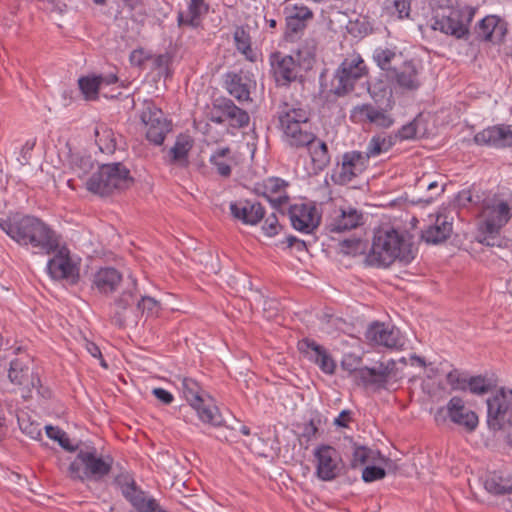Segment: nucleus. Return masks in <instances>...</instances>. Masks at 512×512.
<instances>
[{"mask_svg":"<svg viewBox=\"0 0 512 512\" xmlns=\"http://www.w3.org/2000/svg\"><path fill=\"white\" fill-rule=\"evenodd\" d=\"M0 229L19 246L30 249L34 254L50 255L60 244V235L33 215L13 214L0 219Z\"/></svg>","mask_w":512,"mask_h":512,"instance_id":"1","label":"nucleus"},{"mask_svg":"<svg viewBox=\"0 0 512 512\" xmlns=\"http://www.w3.org/2000/svg\"><path fill=\"white\" fill-rule=\"evenodd\" d=\"M278 128L282 142L292 149H302L316 135L313 132L310 113L299 104L283 103L278 109Z\"/></svg>","mask_w":512,"mask_h":512,"instance_id":"2","label":"nucleus"},{"mask_svg":"<svg viewBox=\"0 0 512 512\" xmlns=\"http://www.w3.org/2000/svg\"><path fill=\"white\" fill-rule=\"evenodd\" d=\"M414 258L412 245L396 230H378L373 237L367 262L376 267H388L395 261L407 265Z\"/></svg>","mask_w":512,"mask_h":512,"instance_id":"3","label":"nucleus"},{"mask_svg":"<svg viewBox=\"0 0 512 512\" xmlns=\"http://www.w3.org/2000/svg\"><path fill=\"white\" fill-rule=\"evenodd\" d=\"M511 209V202L504 195L486 192L480 205L479 231L483 235L481 243L495 245L494 240L512 216Z\"/></svg>","mask_w":512,"mask_h":512,"instance_id":"4","label":"nucleus"},{"mask_svg":"<svg viewBox=\"0 0 512 512\" xmlns=\"http://www.w3.org/2000/svg\"><path fill=\"white\" fill-rule=\"evenodd\" d=\"M369 68L360 54L354 53L346 57L334 73V94L343 97L356 90L357 85L368 92L370 97L377 101L378 93L371 88L369 81Z\"/></svg>","mask_w":512,"mask_h":512,"instance_id":"5","label":"nucleus"},{"mask_svg":"<svg viewBox=\"0 0 512 512\" xmlns=\"http://www.w3.org/2000/svg\"><path fill=\"white\" fill-rule=\"evenodd\" d=\"M113 460L97 453L94 446L77 450V455L67 467V476L75 481L100 480L111 471Z\"/></svg>","mask_w":512,"mask_h":512,"instance_id":"6","label":"nucleus"},{"mask_svg":"<svg viewBox=\"0 0 512 512\" xmlns=\"http://www.w3.org/2000/svg\"><path fill=\"white\" fill-rule=\"evenodd\" d=\"M129 169L122 163L103 164L85 182L87 190L100 196L122 191L132 183Z\"/></svg>","mask_w":512,"mask_h":512,"instance_id":"7","label":"nucleus"},{"mask_svg":"<svg viewBox=\"0 0 512 512\" xmlns=\"http://www.w3.org/2000/svg\"><path fill=\"white\" fill-rule=\"evenodd\" d=\"M179 380V389L190 407L197 413L198 418L203 423L210 424L212 426H221L224 419L218 407L204 392L201 385L191 377H182Z\"/></svg>","mask_w":512,"mask_h":512,"instance_id":"8","label":"nucleus"},{"mask_svg":"<svg viewBox=\"0 0 512 512\" xmlns=\"http://www.w3.org/2000/svg\"><path fill=\"white\" fill-rule=\"evenodd\" d=\"M361 362L360 357L346 355L342 362L341 367L347 371L349 375L353 376L357 384L364 387H374L376 389H386L389 378L396 367L394 360L387 362H380L378 367H360L357 365Z\"/></svg>","mask_w":512,"mask_h":512,"instance_id":"9","label":"nucleus"},{"mask_svg":"<svg viewBox=\"0 0 512 512\" xmlns=\"http://www.w3.org/2000/svg\"><path fill=\"white\" fill-rule=\"evenodd\" d=\"M475 9L470 6L451 7L433 17L431 27L456 39H466L474 18Z\"/></svg>","mask_w":512,"mask_h":512,"instance_id":"10","label":"nucleus"},{"mask_svg":"<svg viewBox=\"0 0 512 512\" xmlns=\"http://www.w3.org/2000/svg\"><path fill=\"white\" fill-rule=\"evenodd\" d=\"M10 382L21 389V396L27 400L32 397V392H39L40 378L35 372L33 361L28 356L16 358L10 362L8 370Z\"/></svg>","mask_w":512,"mask_h":512,"instance_id":"11","label":"nucleus"},{"mask_svg":"<svg viewBox=\"0 0 512 512\" xmlns=\"http://www.w3.org/2000/svg\"><path fill=\"white\" fill-rule=\"evenodd\" d=\"M209 119L215 124L227 122L230 127L240 129L248 126L250 116L246 110L238 107L231 99L219 97L212 102Z\"/></svg>","mask_w":512,"mask_h":512,"instance_id":"12","label":"nucleus"},{"mask_svg":"<svg viewBox=\"0 0 512 512\" xmlns=\"http://www.w3.org/2000/svg\"><path fill=\"white\" fill-rule=\"evenodd\" d=\"M442 413L456 426L467 433H473L479 425V417L476 412L466 406L465 401L459 396L449 399L445 407L439 408L435 419L439 420Z\"/></svg>","mask_w":512,"mask_h":512,"instance_id":"13","label":"nucleus"},{"mask_svg":"<svg viewBox=\"0 0 512 512\" xmlns=\"http://www.w3.org/2000/svg\"><path fill=\"white\" fill-rule=\"evenodd\" d=\"M315 475L322 481L336 479L342 471L343 461L339 451L331 445L321 444L314 449Z\"/></svg>","mask_w":512,"mask_h":512,"instance_id":"14","label":"nucleus"},{"mask_svg":"<svg viewBox=\"0 0 512 512\" xmlns=\"http://www.w3.org/2000/svg\"><path fill=\"white\" fill-rule=\"evenodd\" d=\"M140 118L145 125L147 139L155 145L163 144L171 130V123L164 117L162 110L153 102H145Z\"/></svg>","mask_w":512,"mask_h":512,"instance_id":"15","label":"nucleus"},{"mask_svg":"<svg viewBox=\"0 0 512 512\" xmlns=\"http://www.w3.org/2000/svg\"><path fill=\"white\" fill-rule=\"evenodd\" d=\"M486 403L488 428L492 431L501 430L507 414L512 412V389L500 388Z\"/></svg>","mask_w":512,"mask_h":512,"instance_id":"16","label":"nucleus"},{"mask_svg":"<svg viewBox=\"0 0 512 512\" xmlns=\"http://www.w3.org/2000/svg\"><path fill=\"white\" fill-rule=\"evenodd\" d=\"M368 159L364 153L356 150L347 151L342 155L341 162L333 170L332 181L345 185L363 173L367 168Z\"/></svg>","mask_w":512,"mask_h":512,"instance_id":"17","label":"nucleus"},{"mask_svg":"<svg viewBox=\"0 0 512 512\" xmlns=\"http://www.w3.org/2000/svg\"><path fill=\"white\" fill-rule=\"evenodd\" d=\"M271 73L279 86H288L297 81L301 75V64L291 55L274 52L269 58Z\"/></svg>","mask_w":512,"mask_h":512,"instance_id":"18","label":"nucleus"},{"mask_svg":"<svg viewBox=\"0 0 512 512\" xmlns=\"http://www.w3.org/2000/svg\"><path fill=\"white\" fill-rule=\"evenodd\" d=\"M54 253L55 255L47 262L49 275L55 280H67L71 284H76L79 280V268L71 259L69 249L59 246Z\"/></svg>","mask_w":512,"mask_h":512,"instance_id":"19","label":"nucleus"},{"mask_svg":"<svg viewBox=\"0 0 512 512\" xmlns=\"http://www.w3.org/2000/svg\"><path fill=\"white\" fill-rule=\"evenodd\" d=\"M291 226L302 234L313 233L320 225L321 216L317 208L309 203H295L288 209Z\"/></svg>","mask_w":512,"mask_h":512,"instance_id":"20","label":"nucleus"},{"mask_svg":"<svg viewBox=\"0 0 512 512\" xmlns=\"http://www.w3.org/2000/svg\"><path fill=\"white\" fill-rule=\"evenodd\" d=\"M365 336L369 343L388 349L401 350L405 345V339L398 328L380 322L372 323Z\"/></svg>","mask_w":512,"mask_h":512,"instance_id":"21","label":"nucleus"},{"mask_svg":"<svg viewBox=\"0 0 512 512\" xmlns=\"http://www.w3.org/2000/svg\"><path fill=\"white\" fill-rule=\"evenodd\" d=\"M298 349L303 356L318 366V368L326 375H333L336 371L337 364L328 350L318 344L315 340L304 338L298 342Z\"/></svg>","mask_w":512,"mask_h":512,"instance_id":"22","label":"nucleus"},{"mask_svg":"<svg viewBox=\"0 0 512 512\" xmlns=\"http://www.w3.org/2000/svg\"><path fill=\"white\" fill-rule=\"evenodd\" d=\"M473 141L479 146L496 149L512 147V125L489 126L474 135Z\"/></svg>","mask_w":512,"mask_h":512,"instance_id":"23","label":"nucleus"},{"mask_svg":"<svg viewBox=\"0 0 512 512\" xmlns=\"http://www.w3.org/2000/svg\"><path fill=\"white\" fill-rule=\"evenodd\" d=\"M137 280L132 275H129L124 282L121 294L114 300V322L122 327L125 324L127 314L134 309V304H137Z\"/></svg>","mask_w":512,"mask_h":512,"instance_id":"24","label":"nucleus"},{"mask_svg":"<svg viewBox=\"0 0 512 512\" xmlns=\"http://www.w3.org/2000/svg\"><path fill=\"white\" fill-rule=\"evenodd\" d=\"M286 34L288 36L303 32L313 19V11L302 3H288L283 8Z\"/></svg>","mask_w":512,"mask_h":512,"instance_id":"25","label":"nucleus"},{"mask_svg":"<svg viewBox=\"0 0 512 512\" xmlns=\"http://www.w3.org/2000/svg\"><path fill=\"white\" fill-rule=\"evenodd\" d=\"M288 183L279 177H269L254 185V192L265 197L273 207L277 208L289 199L287 194Z\"/></svg>","mask_w":512,"mask_h":512,"instance_id":"26","label":"nucleus"},{"mask_svg":"<svg viewBox=\"0 0 512 512\" xmlns=\"http://www.w3.org/2000/svg\"><path fill=\"white\" fill-rule=\"evenodd\" d=\"M225 89L240 103L252 102L250 96L251 89L255 86V81L243 71L228 72L225 74Z\"/></svg>","mask_w":512,"mask_h":512,"instance_id":"27","label":"nucleus"},{"mask_svg":"<svg viewBox=\"0 0 512 512\" xmlns=\"http://www.w3.org/2000/svg\"><path fill=\"white\" fill-rule=\"evenodd\" d=\"M431 223L421 232V239L428 244H439L446 241L452 231L453 222L452 218H449L444 213H437L434 220L430 215Z\"/></svg>","mask_w":512,"mask_h":512,"instance_id":"28","label":"nucleus"},{"mask_svg":"<svg viewBox=\"0 0 512 512\" xmlns=\"http://www.w3.org/2000/svg\"><path fill=\"white\" fill-rule=\"evenodd\" d=\"M233 218L245 225L255 226L265 216V208L259 203L251 200H239L229 205Z\"/></svg>","mask_w":512,"mask_h":512,"instance_id":"29","label":"nucleus"},{"mask_svg":"<svg viewBox=\"0 0 512 512\" xmlns=\"http://www.w3.org/2000/svg\"><path fill=\"white\" fill-rule=\"evenodd\" d=\"M124 282L120 272L112 267L100 268L93 276V287L105 295L116 291L118 286Z\"/></svg>","mask_w":512,"mask_h":512,"instance_id":"30","label":"nucleus"},{"mask_svg":"<svg viewBox=\"0 0 512 512\" xmlns=\"http://www.w3.org/2000/svg\"><path fill=\"white\" fill-rule=\"evenodd\" d=\"M306 148L314 173L323 171L330 163L331 156L327 144L318 138L316 135L314 139L308 143Z\"/></svg>","mask_w":512,"mask_h":512,"instance_id":"31","label":"nucleus"},{"mask_svg":"<svg viewBox=\"0 0 512 512\" xmlns=\"http://www.w3.org/2000/svg\"><path fill=\"white\" fill-rule=\"evenodd\" d=\"M209 6L204 0H190L187 11H180L177 16L179 26H200L202 17L208 12Z\"/></svg>","mask_w":512,"mask_h":512,"instance_id":"32","label":"nucleus"},{"mask_svg":"<svg viewBox=\"0 0 512 512\" xmlns=\"http://www.w3.org/2000/svg\"><path fill=\"white\" fill-rule=\"evenodd\" d=\"M395 81L401 89L417 90L421 86L419 69L412 61L405 62L401 69L396 72Z\"/></svg>","mask_w":512,"mask_h":512,"instance_id":"33","label":"nucleus"},{"mask_svg":"<svg viewBox=\"0 0 512 512\" xmlns=\"http://www.w3.org/2000/svg\"><path fill=\"white\" fill-rule=\"evenodd\" d=\"M485 488L493 494L512 493V472H494L485 481Z\"/></svg>","mask_w":512,"mask_h":512,"instance_id":"34","label":"nucleus"},{"mask_svg":"<svg viewBox=\"0 0 512 512\" xmlns=\"http://www.w3.org/2000/svg\"><path fill=\"white\" fill-rule=\"evenodd\" d=\"M121 491L123 496L131 503V505L139 512H143L152 497H147L146 493L136 487L134 481L122 484Z\"/></svg>","mask_w":512,"mask_h":512,"instance_id":"35","label":"nucleus"},{"mask_svg":"<svg viewBox=\"0 0 512 512\" xmlns=\"http://www.w3.org/2000/svg\"><path fill=\"white\" fill-rule=\"evenodd\" d=\"M234 44L239 53H241L246 60L255 62L257 55L252 49V41L249 32L243 26L236 27L233 34Z\"/></svg>","mask_w":512,"mask_h":512,"instance_id":"36","label":"nucleus"},{"mask_svg":"<svg viewBox=\"0 0 512 512\" xmlns=\"http://www.w3.org/2000/svg\"><path fill=\"white\" fill-rule=\"evenodd\" d=\"M94 134L96 144L102 153L111 154L115 151L116 139L111 128L104 123H99L95 127Z\"/></svg>","mask_w":512,"mask_h":512,"instance_id":"37","label":"nucleus"},{"mask_svg":"<svg viewBox=\"0 0 512 512\" xmlns=\"http://www.w3.org/2000/svg\"><path fill=\"white\" fill-rule=\"evenodd\" d=\"M361 219L362 215L356 209L342 210L341 214L331 224V230L334 232H344L354 229L360 225Z\"/></svg>","mask_w":512,"mask_h":512,"instance_id":"38","label":"nucleus"},{"mask_svg":"<svg viewBox=\"0 0 512 512\" xmlns=\"http://www.w3.org/2000/svg\"><path fill=\"white\" fill-rule=\"evenodd\" d=\"M395 144H396L395 137H393L392 134H390V135H382V134L374 135L370 139L364 155L367 156V159L369 160V158H371V157H377L382 153L388 152Z\"/></svg>","mask_w":512,"mask_h":512,"instance_id":"39","label":"nucleus"},{"mask_svg":"<svg viewBox=\"0 0 512 512\" xmlns=\"http://www.w3.org/2000/svg\"><path fill=\"white\" fill-rule=\"evenodd\" d=\"M412 0H385L383 12L394 20L409 18Z\"/></svg>","mask_w":512,"mask_h":512,"instance_id":"40","label":"nucleus"},{"mask_svg":"<svg viewBox=\"0 0 512 512\" xmlns=\"http://www.w3.org/2000/svg\"><path fill=\"white\" fill-rule=\"evenodd\" d=\"M503 25L501 18L496 15H488L484 17L477 26V33L479 37L484 40H491L492 35L499 30L500 33L503 31Z\"/></svg>","mask_w":512,"mask_h":512,"instance_id":"41","label":"nucleus"},{"mask_svg":"<svg viewBox=\"0 0 512 512\" xmlns=\"http://www.w3.org/2000/svg\"><path fill=\"white\" fill-rule=\"evenodd\" d=\"M486 192L477 190L475 187L463 189L456 195L455 201L459 207L477 206L480 208Z\"/></svg>","mask_w":512,"mask_h":512,"instance_id":"42","label":"nucleus"},{"mask_svg":"<svg viewBox=\"0 0 512 512\" xmlns=\"http://www.w3.org/2000/svg\"><path fill=\"white\" fill-rule=\"evenodd\" d=\"M191 144L185 139L178 138L169 150L170 163L186 166L188 163V153Z\"/></svg>","mask_w":512,"mask_h":512,"instance_id":"43","label":"nucleus"},{"mask_svg":"<svg viewBox=\"0 0 512 512\" xmlns=\"http://www.w3.org/2000/svg\"><path fill=\"white\" fill-rule=\"evenodd\" d=\"M374 110L375 106L370 103L356 105L350 110V120L355 124H371Z\"/></svg>","mask_w":512,"mask_h":512,"instance_id":"44","label":"nucleus"},{"mask_svg":"<svg viewBox=\"0 0 512 512\" xmlns=\"http://www.w3.org/2000/svg\"><path fill=\"white\" fill-rule=\"evenodd\" d=\"M46 435L52 439L58 442V444L69 452H75L78 450V446L72 445L71 440L68 437L67 433L64 432L62 429L58 427H54L51 425H47L45 427Z\"/></svg>","mask_w":512,"mask_h":512,"instance_id":"45","label":"nucleus"},{"mask_svg":"<svg viewBox=\"0 0 512 512\" xmlns=\"http://www.w3.org/2000/svg\"><path fill=\"white\" fill-rule=\"evenodd\" d=\"M79 88L88 100H94L98 96V91L101 88L97 76L81 77L78 80Z\"/></svg>","mask_w":512,"mask_h":512,"instance_id":"46","label":"nucleus"},{"mask_svg":"<svg viewBox=\"0 0 512 512\" xmlns=\"http://www.w3.org/2000/svg\"><path fill=\"white\" fill-rule=\"evenodd\" d=\"M374 454L375 451L366 446L354 445L351 458L352 468L363 466L369 461L374 460Z\"/></svg>","mask_w":512,"mask_h":512,"instance_id":"47","label":"nucleus"},{"mask_svg":"<svg viewBox=\"0 0 512 512\" xmlns=\"http://www.w3.org/2000/svg\"><path fill=\"white\" fill-rule=\"evenodd\" d=\"M396 53L389 48L377 47L373 51L372 58L377 66L382 70H389Z\"/></svg>","mask_w":512,"mask_h":512,"instance_id":"48","label":"nucleus"},{"mask_svg":"<svg viewBox=\"0 0 512 512\" xmlns=\"http://www.w3.org/2000/svg\"><path fill=\"white\" fill-rule=\"evenodd\" d=\"M467 386L469 391L475 395H484L492 388L491 382L481 375L470 377Z\"/></svg>","mask_w":512,"mask_h":512,"instance_id":"49","label":"nucleus"},{"mask_svg":"<svg viewBox=\"0 0 512 512\" xmlns=\"http://www.w3.org/2000/svg\"><path fill=\"white\" fill-rule=\"evenodd\" d=\"M94 162L90 156L80 157L72 166L74 174L80 178H86L94 172Z\"/></svg>","mask_w":512,"mask_h":512,"instance_id":"50","label":"nucleus"},{"mask_svg":"<svg viewBox=\"0 0 512 512\" xmlns=\"http://www.w3.org/2000/svg\"><path fill=\"white\" fill-rule=\"evenodd\" d=\"M417 131L418 125L416 119H414L408 122L407 124L401 126V128H399L397 132H395L392 135L393 137H395V142L398 143L415 139L417 136Z\"/></svg>","mask_w":512,"mask_h":512,"instance_id":"51","label":"nucleus"},{"mask_svg":"<svg viewBox=\"0 0 512 512\" xmlns=\"http://www.w3.org/2000/svg\"><path fill=\"white\" fill-rule=\"evenodd\" d=\"M20 430L31 439L37 440L41 437V428L38 423L31 422L26 415L18 416Z\"/></svg>","mask_w":512,"mask_h":512,"instance_id":"52","label":"nucleus"},{"mask_svg":"<svg viewBox=\"0 0 512 512\" xmlns=\"http://www.w3.org/2000/svg\"><path fill=\"white\" fill-rule=\"evenodd\" d=\"M371 124H374L380 128L387 129L394 124V119L387 112L386 109H380L375 107Z\"/></svg>","mask_w":512,"mask_h":512,"instance_id":"53","label":"nucleus"},{"mask_svg":"<svg viewBox=\"0 0 512 512\" xmlns=\"http://www.w3.org/2000/svg\"><path fill=\"white\" fill-rule=\"evenodd\" d=\"M386 476L385 469L374 466V465H368L366 466L362 471V480L366 483H371L377 480H381Z\"/></svg>","mask_w":512,"mask_h":512,"instance_id":"54","label":"nucleus"},{"mask_svg":"<svg viewBox=\"0 0 512 512\" xmlns=\"http://www.w3.org/2000/svg\"><path fill=\"white\" fill-rule=\"evenodd\" d=\"M281 230V225L275 213L268 215L263 223L262 231L268 237L276 236Z\"/></svg>","mask_w":512,"mask_h":512,"instance_id":"55","label":"nucleus"},{"mask_svg":"<svg viewBox=\"0 0 512 512\" xmlns=\"http://www.w3.org/2000/svg\"><path fill=\"white\" fill-rule=\"evenodd\" d=\"M151 55L144 49L139 48L133 50L129 55V62L132 66L141 67L143 64L150 59Z\"/></svg>","mask_w":512,"mask_h":512,"instance_id":"56","label":"nucleus"},{"mask_svg":"<svg viewBox=\"0 0 512 512\" xmlns=\"http://www.w3.org/2000/svg\"><path fill=\"white\" fill-rule=\"evenodd\" d=\"M171 58L168 54H159L154 58L153 65L161 74H167Z\"/></svg>","mask_w":512,"mask_h":512,"instance_id":"57","label":"nucleus"},{"mask_svg":"<svg viewBox=\"0 0 512 512\" xmlns=\"http://www.w3.org/2000/svg\"><path fill=\"white\" fill-rule=\"evenodd\" d=\"M446 379H447L448 384L454 390L465 389L466 388L465 383L467 384V381H462L461 380L460 373L456 369L450 371L447 374Z\"/></svg>","mask_w":512,"mask_h":512,"instance_id":"58","label":"nucleus"},{"mask_svg":"<svg viewBox=\"0 0 512 512\" xmlns=\"http://www.w3.org/2000/svg\"><path fill=\"white\" fill-rule=\"evenodd\" d=\"M156 306L157 301L154 298L142 296L140 300H137L135 309L141 312L153 311Z\"/></svg>","mask_w":512,"mask_h":512,"instance_id":"59","label":"nucleus"},{"mask_svg":"<svg viewBox=\"0 0 512 512\" xmlns=\"http://www.w3.org/2000/svg\"><path fill=\"white\" fill-rule=\"evenodd\" d=\"M282 243L286 244L287 248H295L299 252L307 250L306 242L293 235L287 236Z\"/></svg>","mask_w":512,"mask_h":512,"instance_id":"60","label":"nucleus"},{"mask_svg":"<svg viewBox=\"0 0 512 512\" xmlns=\"http://www.w3.org/2000/svg\"><path fill=\"white\" fill-rule=\"evenodd\" d=\"M152 394L165 405L171 404L174 400L173 394L164 388H154Z\"/></svg>","mask_w":512,"mask_h":512,"instance_id":"61","label":"nucleus"},{"mask_svg":"<svg viewBox=\"0 0 512 512\" xmlns=\"http://www.w3.org/2000/svg\"><path fill=\"white\" fill-rule=\"evenodd\" d=\"M211 163L216 167L218 174L223 177H229L231 174V166L220 159H216V157L210 158Z\"/></svg>","mask_w":512,"mask_h":512,"instance_id":"62","label":"nucleus"},{"mask_svg":"<svg viewBox=\"0 0 512 512\" xmlns=\"http://www.w3.org/2000/svg\"><path fill=\"white\" fill-rule=\"evenodd\" d=\"M85 347L92 357L100 359V364L102 367L107 368V364L105 360L102 358L101 350L95 343L87 341Z\"/></svg>","mask_w":512,"mask_h":512,"instance_id":"63","label":"nucleus"},{"mask_svg":"<svg viewBox=\"0 0 512 512\" xmlns=\"http://www.w3.org/2000/svg\"><path fill=\"white\" fill-rule=\"evenodd\" d=\"M351 421V412L349 410H343L340 414L335 418L334 424L338 427L346 428L348 427V423Z\"/></svg>","mask_w":512,"mask_h":512,"instance_id":"64","label":"nucleus"}]
</instances>
